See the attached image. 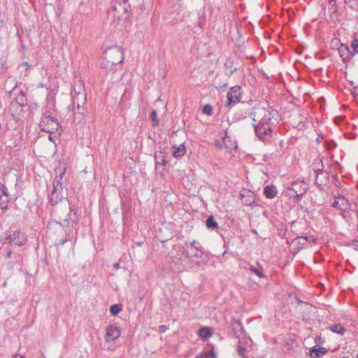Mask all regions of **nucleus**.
Masks as SVG:
<instances>
[{"instance_id":"obj_44","label":"nucleus","mask_w":358,"mask_h":358,"mask_svg":"<svg viewBox=\"0 0 358 358\" xmlns=\"http://www.w3.org/2000/svg\"><path fill=\"white\" fill-rule=\"evenodd\" d=\"M316 343H323L324 340L321 336H317L315 338Z\"/></svg>"},{"instance_id":"obj_60","label":"nucleus","mask_w":358,"mask_h":358,"mask_svg":"<svg viewBox=\"0 0 358 358\" xmlns=\"http://www.w3.org/2000/svg\"><path fill=\"white\" fill-rule=\"evenodd\" d=\"M226 137H227V134H225V136L223 138V140H225Z\"/></svg>"},{"instance_id":"obj_40","label":"nucleus","mask_w":358,"mask_h":358,"mask_svg":"<svg viewBox=\"0 0 358 358\" xmlns=\"http://www.w3.org/2000/svg\"><path fill=\"white\" fill-rule=\"evenodd\" d=\"M168 329V327L166 325H160L159 326V332L164 333Z\"/></svg>"},{"instance_id":"obj_27","label":"nucleus","mask_w":358,"mask_h":358,"mask_svg":"<svg viewBox=\"0 0 358 358\" xmlns=\"http://www.w3.org/2000/svg\"><path fill=\"white\" fill-rule=\"evenodd\" d=\"M216 358L215 353L212 350L209 352H203L199 355H198L196 358Z\"/></svg>"},{"instance_id":"obj_43","label":"nucleus","mask_w":358,"mask_h":358,"mask_svg":"<svg viewBox=\"0 0 358 358\" xmlns=\"http://www.w3.org/2000/svg\"><path fill=\"white\" fill-rule=\"evenodd\" d=\"M264 195L266 196V197L267 199H268V194H269V192H268V185H266L264 187Z\"/></svg>"},{"instance_id":"obj_9","label":"nucleus","mask_w":358,"mask_h":358,"mask_svg":"<svg viewBox=\"0 0 358 358\" xmlns=\"http://www.w3.org/2000/svg\"><path fill=\"white\" fill-rule=\"evenodd\" d=\"M256 135L259 139H265L268 131V120L266 117L262 118L257 124H254Z\"/></svg>"},{"instance_id":"obj_35","label":"nucleus","mask_w":358,"mask_h":358,"mask_svg":"<svg viewBox=\"0 0 358 358\" xmlns=\"http://www.w3.org/2000/svg\"><path fill=\"white\" fill-rule=\"evenodd\" d=\"M278 194V190L273 185H270V199L276 196Z\"/></svg>"},{"instance_id":"obj_41","label":"nucleus","mask_w":358,"mask_h":358,"mask_svg":"<svg viewBox=\"0 0 358 358\" xmlns=\"http://www.w3.org/2000/svg\"><path fill=\"white\" fill-rule=\"evenodd\" d=\"M69 209H70V212L66 215L65 218H64V221L65 222H69V220L71 219V212L72 211V208L71 207H69Z\"/></svg>"},{"instance_id":"obj_55","label":"nucleus","mask_w":358,"mask_h":358,"mask_svg":"<svg viewBox=\"0 0 358 358\" xmlns=\"http://www.w3.org/2000/svg\"><path fill=\"white\" fill-rule=\"evenodd\" d=\"M350 0H344L345 3H348Z\"/></svg>"},{"instance_id":"obj_62","label":"nucleus","mask_w":358,"mask_h":358,"mask_svg":"<svg viewBox=\"0 0 358 358\" xmlns=\"http://www.w3.org/2000/svg\"><path fill=\"white\" fill-rule=\"evenodd\" d=\"M357 358H358V354L357 355Z\"/></svg>"},{"instance_id":"obj_49","label":"nucleus","mask_w":358,"mask_h":358,"mask_svg":"<svg viewBox=\"0 0 358 358\" xmlns=\"http://www.w3.org/2000/svg\"><path fill=\"white\" fill-rule=\"evenodd\" d=\"M329 3L330 5H333V3H336V0H329Z\"/></svg>"},{"instance_id":"obj_16","label":"nucleus","mask_w":358,"mask_h":358,"mask_svg":"<svg viewBox=\"0 0 358 358\" xmlns=\"http://www.w3.org/2000/svg\"><path fill=\"white\" fill-rule=\"evenodd\" d=\"M270 127L271 126H275L277 125L280 120H281L280 115L278 113V112L276 110H270ZM272 132V129L270 127V133Z\"/></svg>"},{"instance_id":"obj_48","label":"nucleus","mask_w":358,"mask_h":358,"mask_svg":"<svg viewBox=\"0 0 358 358\" xmlns=\"http://www.w3.org/2000/svg\"><path fill=\"white\" fill-rule=\"evenodd\" d=\"M11 254H12L11 250H8V251L7 252V253H6V257H7L8 258H10V257H11Z\"/></svg>"},{"instance_id":"obj_8","label":"nucleus","mask_w":358,"mask_h":358,"mask_svg":"<svg viewBox=\"0 0 358 358\" xmlns=\"http://www.w3.org/2000/svg\"><path fill=\"white\" fill-rule=\"evenodd\" d=\"M241 96V90L238 85L231 87L227 94V106H230L232 104L236 103L240 101Z\"/></svg>"},{"instance_id":"obj_61","label":"nucleus","mask_w":358,"mask_h":358,"mask_svg":"<svg viewBox=\"0 0 358 358\" xmlns=\"http://www.w3.org/2000/svg\"><path fill=\"white\" fill-rule=\"evenodd\" d=\"M266 9L268 10V5H266Z\"/></svg>"},{"instance_id":"obj_24","label":"nucleus","mask_w":358,"mask_h":358,"mask_svg":"<svg viewBox=\"0 0 358 358\" xmlns=\"http://www.w3.org/2000/svg\"><path fill=\"white\" fill-rule=\"evenodd\" d=\"M329 329L334 333H336L341 335L343 334L345 331L344 327L340 324H336L333 326H331Z\"/></svg>"},{"instance_id":"obj_36","label":"nucleus","mask_w":358,"mask_h":358,"mask_svg":"<svg viewBox=\"0 0 358 358\" xmlns=\"http://www.w3.org/2000/svg\"><path fill=\"white\" fill-rule=\"evenodd\" d=\"M238 354L239 356H241L243 358H245L246 357V349L244 347L239 345L238 347Z\"/></svg>"},{"instance_id":"obj_13","label":"nucleus","mask_w":358,"mask_h":358,"mask_svg":"<svg viewBox=\"0 0 358 358\" xmlns=\"http://www.w3.org/2000/svg\"><path fill=\"white\" fill-rule=\"evenodd\" d=\"M338 53L343 59V62H348L351 58L354 57V53L352 52L348 45L345 44H341L338 48Z\"/></svg>"},{"instance_id":"obj_23","label":"nucleus","mask_w":358,"mask_h":358,"mask_svg":"<svg viewBox=\"0 0 358 358\" xmlns=\"http://www.w3.org/2000/svg\"><path fill=\"white\" fill-rule=\"evenodd\" d=\"M11 198H8L7 196H2L0 194V208L3 210H6L8 209V205L10 201Z\"/></svg>"},{"instance_id":"obj_19","label":"nucleus","mask_w":358,"mask_h":358,"mask_svg":"<svg viewBox=\"0 0 358 358\" xmlns=\"http://www.w3.org/2000/svg\"><path fill=\"white\" fill-rule=\"evenodd\" d=\"M206 227L211 231L215 230L216 229L218 228V224L215 220L214 217L213 215H210L209 217H208L206 221Z\"/></svg>"},{"instance_id":"obj_25","label":"nucleus","mask_w":358,"mask_h":358,"mask_svg":"<svg viewBox=\"0 0 358 358\" xmlns=\"http://www.w3.org/2000/svg\"><path fill=\"white\" fill-rule=\"evenodd\" d=\"M122 306L121 304H113L110 308L111 315H116L122 310Z\"/></svg>"},{"instance_id":"obj_10","label":"nucleus","mask_w":358,"mask_h":358,"mask_svg":"<svg viewBox=\"0 0 358 358\" xmlns=\"http://www.w3.org/2000/svg\"><path fill=\"white\" fill-rule=\"evenodd\" d=\"M130 5L128 0H113L112 10L119 14L129 13Z\"/></svg>"},{"instance_id":"obj_37","label":"nucleus","mask_w":358,"mask_h":358,"mask_svg":"<svg viewBox=\"0 0 358 358\" xmlns=\"http://www.w3.org/2000/svg\"><path fill=\"white\" fill-rule=\"evenodd\" d=\"M71 241V238L67 236L64 238H62L59 241V243H58V245H63L65 243L68 242V241Z\"/></svg>"},{"instance_id":"obj_7","label":"nucleus","mask_w":358,"mask_h":358,"mask_svg":"<svg viewBox=\"0 0 358 358\" xmlns=\"http://www.w3.org/2000/svg\"><path fill=\"white\" fill-rule=\"evenodd\" d=\"M320 162L321 163V168L314 169L316 175L315 182L321 190H324V186L327 185L329 181V173L324 171V165L322 159H320Z\"/></svg>"},{"instance_id":"obj_52","label":"nucleus","mask_w":358,"mask_h":358,"mask_svg":"<svg viewBox=\"0 0 358 358\" xmlns=\"http://www.w3.org/2000/svg\"><path fill=\"white\" fill-rule=\"evenodd\" d=\"M48 139L51 141H53L52 136H49Z\"/></svg>"},{"instance_id":"obj_14","label":"nucleus","mask_w":358,"mask_h":358,"mask_svg":"<svg viewBox=\"0 0 358 358\" xmlns=\"http://www.w3.org/2000/svg\"><path fill=\"white\" fill-rule=\"evenodd\" d=\"M313 236H298L292 241L293 244H296L299 249L303 248L308 243L313 241Z\"/></svg>"},{"instance_id":"obj_17","label":"nucleus","mask_w":358,"mask_h":358,"mask_svg":"<svg viewBox=\"0 0 358 358\" xmlns=\"http://www.w3.org/2000/svg\"><path fill=\"white\" fill-rule=\"evenodd\" d=\"M190 245L197 251L194 257L201 258L205 254L204 248L200 244H198L196 241H192Z\"/></svg>"},{"instance_id":"obj_56","label":"nucleus","mask_w":358,"mask_h":358,"mask_svg":"<svg viewBox=\"0 0 358 358\" xmlns=\"http://www.w3.org/2000/svg\"><path fill=\"white\" fill-rule=\"evenodd\" d=\"M111 60H115L116 59V57H112V59H110Z\"/></svg>"},{"instance_id":"obj_46","label":"nucleus","mask_w":358,"mask_h":358,"mask_svg":"<svg viewBox=\"0 0 358 358\" xmlns=\"http://www.w3.org/2000/svg\"><path fill=\"white\" fill-rule=\"evenodd\" d=\"M251 270H252L253 272L256 273L259 276H262V273H261L260 272L257 271V270L255 268L252 267V268H251Z\"/></svg>"},{"instance_id":"obj_28","label":"nucleus","mask_w":358,"mask_h":358,"mask_svg":"<svg viewBox=\"0 0 358 358\" xmlns=\"http://www.w3.org/2000/svg\"><path fill=\"white\" fill-rule=\"evenodd\" d=\"M0 194L4 196H7L8 198H11L10 194L8 193V189L7 187L2 183H0Z\"/></svg>"},{"instance_id":"obj_51","label":"nucleus","mask_w":358,"mask_h":358,"mask_svg":"<svg viewBox=\"0 0 358 358\" xmlns=\"http://www.w3.org/2000/svg\"><path fill=\"white\" fill-rule=\"evenodd\" d=\"M296 300H297V301H298V303H303V301H301L299 298H297V299H296Z\"/></svg>"},{"instance_id":"obj_12","label":"nucleus","mask_w":358,"mask_h":358,"mask_svg":"<svg viewBox=\"0 0 358 358\" xmlns=\"http://www.w3.org/2000/svg\"><path fill=\"white\" fill-rule=\"evenodd\" d=\"M121 332L118 327L115 324H110L106 328V341H115L120 336Z\"/></svg>"},{"instance_id":"obj_3","label":"nucleus","mask_w":358,"mask_h":358,"mask_svg":"<svg viewBox=\"0 0 358 358\" xmlns=\"http://www.w3.org/2000/svg\"><path fill=\"white\" fill-rule=\"evenodd\" d=\"M53 106H46L42 110V117L39 123L41 129L45 132L52 134L61 128V124L54 117Z\"/></svg>"},{"instance_id":"obj_58","label":"nucleus","mask_w":358,"mask_h":358,"mask_svg":"<svg viewBox=\"0 0 358 358\" xmlns=\"http://www.w3.org/2000/svg\"><path fill=\"white\" fill-rule=\"evenodd\" d=\"M334 178L335 179H337V178H338L337 175L334 176Z\"/></svg>"},{"instance_id":"obj_42","label":"nucleus","mask_w":358,"mask_h":358,"mask_svg":"<svg viewBox=\"0 0 358 358\" xmlns=\"http://www.w3.org/2000/svg\"><path fill=\"white\" fill-rule=\"evenodd\" d=\"M20 66H21L22 67L24 68V69H25V70H27H27H29V68H30V65H29V64L28 62H22V63L21 64V65H20Z\"/></svg>"},{"instance_id":"obj_4","label":"nucleus","mask_w":358,"mask_h":358,"mask_svg":"<svg viewBox=\"0 0 358 358\" xmlns=\"http://www.w3.org/2000/svg\"><path fill=\"white\" fill-rule=\"evenodd\" d=\"M308 188V185L303 180H296L292 181L287 188V194L294 201H299Z\"/></svg>"},{"instance_id":"obj_33","label":"nucleus","mask_w":358,"mask_h":358,"mask_svg":"<svg viewBox=\"0 0 358 358\" xmlns=\"http://www.w3.org/2000/svg\"><path fill=\"white\" fill-rule=\"evenodd\" d=\"M150 118L152 119L153 125L157 126L158 124V120L156 110H153L151 112Z\"/></svg>"},{"instance_id":"obj_11","label":"nucleus","mask_w":358,"mask_h":358,"mask_svg":"<svg viewBox=\"0 0 358 358\" xmlns=\"http://www.w3.org/2000/svg\"><path fill=\"white\" fill-rule=\"evenodd\" d=\"M332 206L345 212L350 209V203L344 196L338 194V196H335Z\"/></svg>"},{"instance_id":"obj_32","label":"nucleus","mask_w":358,"mask_h":358,"mask_svg":"<svg viewBox=\"0 0 358 358\" xmlns=\"http://www.w3.org/2000/svg\"><path fill=\"white\" fill-rule=\"evenodd\" d=\"M52 189L62 190V183L59 179H54Z\"/></svg>"},{"instance_id":"obj_45","label":"nucleus","mask_w":358,"mask_h":358,"mask_svg":"<svg viewBox=\"0 0 358 358\" xmlns=\"http://www.w3.org/2000/svg\"><path fill=\"white\" fill-rule=\"evenodd\" d=\"M227 86H228L227 83H220L219 87L221 89L225 90L227 87Z\"/></svg>"},{"instance_id":"obj_21","label":"nucleus","mask_w":358,"mask_h":358,"mask_svg":"<svg viewBox=\"0 0 358 358\" xmlns=\"http://www.w3.org/2000/svg\"><path fill=\"white\" fill-rule=\"evenodd\" d=\"M212 335L211 330L209 327H201L199 330V336L204 340L208 339Z\"/></svg>"},{"instance_id":"obj_31","label":"nucleus","mask_w":358,"mask_h":358,"mask_svg":"<svg viewBox=\"0 0 358 358\" xmlns=\"http://www.w3.org/2000/svg\"><path fill=\"white\" fill-rule=\"evenodd\" d=\"M336 146L337 144L333 140H328L326 141V148L329 150L334 149Z\"/></svg>"},{"instance_id":"obj_38","label":"nucleus","mask_w":358,"mask_h":358,"mask_svg":"<svg viewBox=\"0 0 358 358\" xmlns=\"http://www.w3.org/2000/svg\"><path fill=\"white\" fill-rule=\"evenodd\" d=\"M350 245L352 246L353 248L358 251V241L357 240H352L350 243V244H349Z\"/></svg>"},{"instance_id":"obj_39","label":"nucleus","mask_w":358,"mask_h":358,"mask_svg":"<svg viewBox=\"0 0 358 358\" xmlns=\"http://www.w3.org/2000/svg\"><path fill=\"white\" fill-rule=\"evenodd\" d=\"M156 164H162L164 165L166 164V160L162 158V162H159L158 156L155 155Z\"/></svg>"},{"instance_id":"obj_53","label":"nucleus","mask_w":358,"mask_h":358,"mask_svg":"<svg viewBox=\"0 0 358 358\" xmlns=\"http://www.w3.org/2000/svg\"><path fill=\"white\" fill-rule=\"evenodd\" d=\"M15 358H23V357L20 355H15Z\"/></svg>"},{"instance_id":"obj_50","label":"nucleus","mask_w":358,"mask_h":358,"mask_svg":"<svg viewBox=\"0 0 358 358\" xmlns=\"http://www.w3.org/2000/svg\"><path fill=\"white\" fill-rule=\"evenodd\" d=\"M8 268H13V264H12V263H11V262H9V263L8 264Z\"/></svg>"},{"instance_id":"obj_63","label":"nucleus","mask_w":358,"mask_h":358,"mask_svg":"<svg viewBox=\"0 0 358 358\" xmlns=\"http://www.w3.org/2000/svg\"><path fill=\"white\" fill-rule=\"evenodd\" d=\"M342 358H348V357H342Z\"/></svg>"},{"instance_id":"obj_5","label":"nucleus","mask_w":358,"mask_h":358,"mask_svg":"<svg viewBox=\"0 0 358 358\" xmlns=\"http://www.w3.org/2000/svg\"><path fill=\"white\" fill-rule=\"evenodd\" d=\"M280 212L276 211L275 215H272L270 217V222L273 225V230L275 232L276 231L277 234L280 238H284L287 232V224L285 222V218L283 216L284 212L282 209V204H280Z\"/></svg>"},{"instance_id":"obj_2","label":"nucleus","mask_w":358,"mask_h":358,"mask_svg":"<svg viewBox=\"0 0 358 358\" xmlns=\"http://www.w3.org/2000/svg\"><path fill=\"white\" fill-rule=\"evenodd\" d=\"M124 60L123 51L120 47H115L105 52L101 62V68L107 73L114 72Z\"/></svg>"},{"instance_id":"obj_20","label":"nucleus","mask_w":358,"mask_h":358,"mask_svg":"<svg viewBox=\"0 0 358 358\" xmlns=\"http://www.w3.org/2000/svg\"><path fill=\"white\" fill-rule=\"evenodd\" d=\"M15 99L20 106H24L27 104V95L23 90L20 91Z\"/></svg>"},{"instance_id":"obj_18","label":"nucleus","mask_w":358,"mask_h":358,"mask_svg":"<svg viewBox=\"0 0 358 358\" xmlns=\"http://www.w3.org/2000/svg\"><path fill=\"white\" fill-rule=\"evenodd\" d=\"M326 353H327V350L324 347H320L318 348L313 347L310 351V357L314 358L320 357L321 355H324Z\"/></svg>"},{"instance_id":"obj_34","label":"nucleus","mask_w":358,"mask_h":358,"mask_svg":"<svg viewBox=\"0 0 358 358\" xmlns=\"http://www.w3.org/2000/svg\"><path fill=\"white\" fill-rule=\"evenodd\" d=\"M203 113L204 114H206V115H212L213 113V108L210 105H206L204 106V107L203 108Z\"/></svg>"},{"instance_id":"obj_59","label":"nucleus","mask_w":358,"mask_h":358,"mask_svg":"<svg viewBox=\"0 0 358 358\" xmlns=\"http://www.w3.org/2000/svg\"><path fill=\"white\" fill-rule=\"evenodd\" d=\"M236 324L238 325V326H241V323L239 322H237Z\"/></svg>"},{"instance_id":"obj_29","label":"nucleus","mask_w":358,"mask_h":358,"mask_svg":"<svg viewBox=\"0 0 358 358\" xmlns=\"http://www.w3.org/2000/svg\"><path fill=\"white\" fill-rule=\"evenodd\" d=\"M241 196H242V202L245 206H250L254 202V196L252 194L248 196L245 199H244V197L243 196L242 194H241Z\"/></svg>"},{"instance_id":"obj_1","label":"nucleus","mask_w":358,"mask_h":358,"mask_svg":"<svg viewBox=\"0 0 358 358\" xmlns=\"http://www.w3.org/2000/svg\"><path fill=\"white\" fill-rule=\"evenodd\" d=\"M71 94L72 104L68 108L74 113V122L80 123L85 118L87 102L84 82L81 78H76L74 79Z\"/></svg>"},{"instance_id":"obj_26","label":"nucleus","mask_w":358,"mask_h":358,"mask_svg":"<svg viewBox=\"0 0 358 358\" xmlns=\"http://www.w3.org/2000/svg\"><path fill=\"white\" fill-rule=\"evenodd\" d=\"M66 169L59 167L55 169L56 177L55 179H59L60 181L62 180L64 175L65 174Z\"/></svg>"},{"instance_id":"obj_54","label":"nucleus","mask_w":358,"mask_h":358,"mask_svg":"<svg viewBox=\"0 0 358 358\" xmlns=\"http://www.w3.org/2000/svg\"><path fill=\"white\" fill-rule=\"evenodd\" d=\"M16 87H15L12 90H10L9 92V94H10L15 90Z\"/></svg>"},{"instance_id":"obj_15","label":"nucleus","mask_w":358,"mask_h":358,"mask_svg":"<svg viewBox=\"0 0 358 358\" xmlns=\"http://www.w3.org/2000/svg\"><path fill=\"white\" fill-rule=\"evenodd\" d=\"M62 190L52 189V192L50 197V201L52 206H55L62 200L63 196L62 195Z\"/></svg>"},{"instance_id":"obj_57","label":"nucleus","mask_w":358,"mask_h":358,"mask_svg":"<svg viewBox=\"0 0 358 358\" xmlns=\"http://www.w3.org/2000/svg\"><path fill=\"white\" fill-rule=\"evenodd\" d=\"M39 87H43L44 86H43V84H40V85H39Z\"/></svg>"},{"instance_id":"obj_22","label":"nucleus","mask_w":358,"mask_h":358,"mask_svg":"<svg viewBox=\"0 0 358 358\" xmlns=\"http://www.w3.org/2000/svg\"><path fill=\"white\" fill-rule=\"evenodd\" d=\"M173 148L174 151L173 152V155L176 158L181 157L185 154L186 150L183 145H180L178 148L173 147Z\"/></svg>"},{"instance_id":"obj_47","label":"nucleus","mask_w":358,"mask_h":358,"mask_svg":"<svg viewBox=\"0 0 358 358\" xmlns=\"http://www.w3.org/2000/svg\"><path fill=\"white\" fill-rule=\"evenodd\" d=\"M113 267L115 268V269H118L120 268V264L119 263H115L113 264Z\"/></svg>"},{"instance_id":"obj_6","label":"nucleus","mask_w":358,"mask_h":358,"mask_svg":"<svg viewBox=\"0 0 358 358\" xmlns=\"http://www.w3.org/2000/svg\"><path fill=\"white\" fill-rule=\"evenodd\" d=\"M5 243H11L22 246L27 241L26 234L20 230H8L5 233Z\"/></svg>"},{"instance_id":"obj_30","label":"nucleus","mask_w":358,"mask_h":358,"mask_svg":"<svg viewBox=\"0 0 358 358\" xmlns=\"http://www.w3.org/2000/svg\"><path fill=\"white\" fill-rule=\"evenodd\" d=\"M351 46L352 48V50L351 51L353 52L355 56L356 53H358V39L354 38L352 41Z\"/></svg>"}]
</instances>
